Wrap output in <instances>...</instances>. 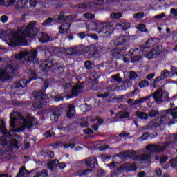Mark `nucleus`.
Returning a JSON list of instances; mask_svg holds the SVG:
<instances>
[{"instance_id":"nucleus-46","label":"nucleus","mask_w":177,"mask_h":177,"mask_svg":"<svg viewBox=\"0 0 177 177\" xmlns=\"http://www.w3.org/2000/svg\"><path fill=\"white\" fill-rule=\"evenodd\" d=\"M84 67L86 70H91L92 69V62L88 60L84 62Z\"/></svg>"},{"instance_id":"nucleus-59","label":"nucleus","mask_w":177,"mask_h":177,"mask_svg":"<svg viewBox=\"0 0 177 177\" xmlns=\"http://www.w3.org/2000/svg\"><path fill=\"white\" fill-rule=\"evenodd\" d=\"M152 122H153V124H155V126L156 128H158V127H161V123H160V120H158V118L153 120Z\"/></svg>"},{"instance_id":"nucleus-22","label":"nucleus","mask_w":177,"mask_h":177,"mask_svg":"<svg viewBox=\"0 0 177 177\" xmlns=\"http://www.w3.org/2000/svg\"><path fill=\"white\" fill-rule=\"evenodd\" d=\"M54 21L55 23H64V12H61L58 15H56Z\"/></svg>"},{"instance_id":"nucleus-15","label":"nucleus","mask_w":177,"mask_h":177,"mask_svg":"<svg viewBox=\"0 0 177 177\" xmlns=\"http://www.w3.org/2000/svg\"><path fill=\"white\" fill-rule=\"evenodd\" d=\"M169 75V72L168 70L165 69L161 71V75L159 77H157L155 80H153V85H156L157 82H160V81H162V80H165V78H168Z\"/></svg>"},{"instance_id":"nucleus-53","label":"nucleus","mask_w":177,"mask_h":177,"mask_svg":"<svg viewBox=\"0 0 177 177\" xmlns=\"http://www.w3.org/2000/svg\"><path fill=\"white\" fill-rule=\"evenodd\" d=\"M47 167L50 171H53L55 169V167H56L52 161L48 162Z\"/></svg>"},{"instance_id":"nucleus-8","label":"nucleus","mask_w":177,"mask_h":177,"mask_svg":"<svg viewBox=\"0 0 177 177\" xmlns=\"http://www.w3.org/2000/svg\"><path fill=\"white\" fill-rule=\"evenodd\" d=\"M94 31H97L98 34H100L101 37H109L110 32L109 31V26L104 25H100L98 28L94 29Z\"/></svg>"},{"instance_id":"nucleus-63","label":"nucleus","mask_w":177,"mask_h":177,"mask_svg":"<svg viewBox=\"0 0 177 177\" xmlns=\"http://www.w3.org/2000/svg\"><path fill=\"white\" fill-rule=\"evenodd\" d=\"M109 96H110V93L109 92H106L104 94L98 95V97H109Z\"/></svg>"},{"instance_id":"nucleus-44","label":"nucleus","mask_w":177,"mask_h":177,"mask_svg":"<svg viewBox=\"0 0 177 177\" xmlns=\"http://www.w3.org/2000/svg\"><path fill=\"white\" fill-rule=\"evenodd\" d=\"M64 68L63 66H60L59 68L57 70L54 71L53 73H55V75H57L58 77L62 74V73H64Z\"/></svg>"},{"instance_id":"nucleus-43","label":"nucleus","mask_w":177,"mask_h":177,"mask_svg":"<svg viewBox=\"0 0 177 177\" xmlns=\"http://www.w3.org/2000/svg\"><path fill=\"white\" fill-rule=\"evenodd\" d=\"M120 26L122 27V29L124 30V31H127V30L131 27V24L128 22H122Z\"/></svg>"},{"instance_id":"nucleus-1","label":"nucleus","mask_w":177,"mask_h":177,"mask_svg":"<svg viewBox=\"0 0 177 177\" xmlns=\"http://www.w3.org/2000/svg\"><path fill=\"white\" fill-rule=\"evenodd\" d=\"M10 118V125L12 128H15L16 127L15 121H16V120H19V118L21 120V124L18 129H10V131H8V129H6V127H5V122L1 120L0 122V132H2V133H3L7 138H12L10 132H20L21 131H25L26 128L31 129V128L34 127V124H37V118L33 116L26 119L21 116L20 113L16 111L11 113Z\"/></svg>"},{"instance_id":"nucleus-49","label":"nucleus","mask_w":177,"mask_h":177,"mask_svg":"<svg viewBox=\"0 0 177 177\" xmlns=\"http://www.w3.org/2000/svg\"><path fill=\"white\" fill-rule=\"evenodd\" d=\"M53 19L49 17L41 24H42V26H49V24H50V23H53Z\"/></svg>"},{"instance_id":"nucleus-26","label":"nucleus","mask_w":177,"mask_h":177,"mask_svg":"<svg viewBox=\"0 0 177 177\" xmlns=\"http://www.w3.org/2000/svg\"><path fill=\"white\" fill-rule=\"evenodd\" d=\"M158 54H157V50H153L149 53H147L146 57H147L149 59H154L156 57H158Z\"/></svg>"},{"instance_id":"nucleus-57","label":"nucleus","mask_w":177,"mask_h":177,"mask_svg":"<svg viewBox=\"0 0 177 177\" xmlns=\"http://www.w3.org/2000/svg\"><path fill=\"white\" fill-rule=\"evenodd\" d=\"M129 171H131L132 172L136 171L138 169V167L136 166V164L133 163L132 165H130L129 168Z\"/></svg>"},{"instance_id":"nucleus-23","label":"nucleus","mask_w":177,"mask_h":177,"mask_svg":"<svg viewBox=\"0 0 177 177\" xmlns=\"http://www.w3.org/2000/svg\"><path fill=\"white\" fill-rule=\"evenodd\" d=\"M123 156L125 158H133V160H135V157H136V152L135 151H124Z\"/></svg>"},{"instance_id":"nucleus-12","label":"nucleus","mask_w":177,"mask_h":177,"mask_svg":"<svg viewBox=\"0 0 177 177\" xmlns=\"http://www.w3.org/2000/svg\"><path fill=\"white\" fill-rule=\"evenodd\" d=\"M82 89H84V86H82V84H75L72 88L71 97H75L76 96H78L80 93H82Z\"/></svg>"},{"instance_id":"nucleus-38","label":"nucleus","mask_w":177,"mask_h":177,"mask_svg":"<svg viewBox=\"0 0 177 177\" xmlns=\"http://www.w3.org/2000/svg\"><path fill=\"white\" fill-rule=\"evenodd\" d=\"M156 128L157 127H156V124L153 123V120L146 126V129L151 131H154V129H156Z\"/></svg>"},{"instance_id":"nucleus-40","label":"nucleus","mask_w":177,"mask_h":177,"mask_svg":"<svg viewBox=\"0 0 177 177\" xmlns=\"http://www.w3.org/2000/svg\"><path fill=\"white\" fill-rule=\"evenodd\" d=\"M150 138V133L145 132L142 134V136L139 138V140H141V142H143V140H147Z\"/></svg>"},{"instance_id":"nucleus-28","label":"nucleus","mask_w":177,"mask_h":177,"mask_svg":"<svg viewBox=\"0 0 177 177\" xmlns=\"http://www.w3.org/2000/svg\"><path fill=\"white\" fill-rule=\"evenodd\" d=\"M41 156L44 157H49L50 158H53L55 157V153L52 151H44L41 152Z\"/></svg>"},{"instance_id":"nucleus-50","label":"nucleus","mask_w":177,"mask_h":177,"mask_svg":"<svg viewBox=\"0 0 177 177\" xmlns=\"http://www.w3.org/2000/svg\"><path fill=\"white\" fill-rule=\"evenodd\" d=\"M100 55L99 53H97L96 51L93 53H88V57H95V59H97L99 57Z\"/></svg>"},{"instance_id":"nucleus-17","label":"nucleus","mask_w":177,"mask_h":177,"mask_svg":"<svg viewBox=\"0 0 177 177\" xmlns=\"http://www.w3.org/2000/svg\"><path fill=\"white\" fill-rule=\"evenodd\" d=\"M38 39L41 44H46V42L50 41V37L48 34L40 32L38 35Z\"/></svg>"},{"instance_id":"nucleus-62","label":"nucleus","mask_w":177,"mask_h":177,"mask_svg":"<svg viewBox=\"0 0 177 177\" xmlns=\"http://www.w3.org/2000/svg\"><path fill=\"white\" fill-rule=\"evenodd\" d=\"M170 13L174 16V17H177V9L171 8L170 10Z\"/></svg>"},{"instance_id":"nucleus-20","label":"nucleus","mask_w":177,"mask_h":177,"mask_svg":"<svg viewBox=\"0 0 177 177\" xmlns=\"http://www.w3.org/2000/svg\"><path fill=\"white\" fill-rule=\"evenodd\" d=\"M59 117H60V112L59 110H55L53 111L52 114L50 115V120L53 122H57L59 120Z\"/></svg>"},{"instance_id":"nucleus-52","label":"nucleus","mask_w":177,"mask_h":177,"mask_svg":"<svg viewBox=\"0 0 177 177\" xmlns=\"http://www.w3.org/2000/svg\"><path fill=\"white\" fill-rule=\"evenodd\" d=\"M129 117V112H124L122 115H120L118 118L120 120H124V118H128Z\"/></svg>"},{"instance_id":"nucleus-58","label":"nucleus","mask_w":177,"mask_h":177,"mask_svg":"<svg viewBox=\"0 0 177 177\" xmlns=\"http://www.w3.org/2000/svg\"><path fill=\"white\" fill-rule=\"evenodd\" d=\"M154 77H156V73H150L146 76V79L148 80V81H151Z\"/></svg>"},{"instance_id":"nucleus-47","label":"nucleus","mask_w":177,"mask_h":177,"mask_svg":"<svg viewBox=\"0 0 177 177\" xmlns=\"http://www.w3.org/2000/svg\"><path fill=\"white\" fill-rule=\"evenodd\" d=\"M151 40L148 39L145 44H143L141 48H142V49H149V48H150V46H151V45L150 44Z\"/></svg>"},{"instance_id":"nucleus-5","label":"nucleus","mask_w":177,"mask_h":177,"mask_svg":"<svg viewBox=\"0 0 177 177\" xmlns=\"http://www.w3.org/2000/svg\"><path fill=\"white\" fill-rule=\"evenodd\" d=\"M127 46H124L122 48H118L116 47L115 48H113L111 50V56L114 58V59H122V57H124V55H125V53H127Z\"/></svg>"},{"instance_id":"nucleus-39","label":"nucleus","mask_w":177,"mask_h":177,"mask_svg":"<svg viewBox=\"0 0 177 177\" xmlns=\"http://www.w3.org/2000/svg\"><path fill=\"white\" fill-rule=\"evenodd\" d=\"M26 3L24 4V3L22 1V0H18L17 1V6H15V8H17V9H23V8H24V6H26Z\"/></svg>"},{"instance_id":"nucleus-45","label":"nucleus","mask_w":177,"mask_h":177,"mask_svg":"<svg viewBox=\"0 0 177 177\" xmlns=\"http://www.w3.org/2000/svg\"><path fill=\"white\" fill-rule=\"evenodd\" d=\"M170 165L172 167V168H176L177 167V158H172L169 160Z\"/></svg>"},{"instance_id":"nucleus-61","label":"nucleus","mask_w":177,"mask_h":177,"mask_svg":"<svg viewBox=\"0 0 177 177\" xmlns=\"http://www.w3.org/2000/svg\"><path fill=\"white\" fill-rule=\"evenodd\" d=\"M169 113L171 114L173 120H177V111H171Z\"/></svg>"},{"instance_id":"nucleus-2","label":"nucleus","mask_w":177,"mask_h":177,"mask_svg":"<svg viewBox=\"0 0 177 177\" xmlns=\"http://www.w3.org/2000/svg\"><path fill=\"white\" fill-rule=\"evenodd\" d=\"M37 21L30 22L26 28L19 30L18 32L10 40V46H17L19 44H23L26 41V38H35L39 32V28H37Z\"/></svg>"},{"instance_id":"nucleus-21","label":"nucleus","mask_w":177,"mask_h":177,"mask_svg":"<svg viewBox=\"0 0 177 177\" xmlns=\"http://www.w3.org/2000/svg\"><path fill=\"white\" fill-rule=\"evenodd\" d=\"M136 115L138 118H140V120H149V115L146 113V112L137 111L136 112Z\"/></svg>"},{"instance_id":"nucleus-10","label":"nucleus","mask_w":177,"mask_h":177,"mask_svg":"<svg viewBox=\"0 0 177 177\" xmlns=\"http://www.w3.org/2000/svg\"><path fill=\"white\" fill-rule=\"evenodd\" d=\"M28 82L26 79H22L19 80L17 82H14L11 84L12 89H21L22 88H25L27 86Z\"/></svg>"},{"instance_id":"nucleus-25","label":"nucleus","mask_w":177,"mask_h":177,"mask_svg":"<svg viewBox=\"0 0 177 177\" xmlns=\"http://www.w3.org/2000/svg\"><path fill=\"white\" fill-rule=\"evenodd\" d=\"M151 97V95H149L147 97H144L140 98V100H136L134 104H142V103H144V102H147V100H150V98Z\"/></svg>"},{"instance_id":"nucleus-64","label":"nucleus","mask_w":177,"mask_h":177,"mask_svg":"<svg viewBox=\"0 0 177 177\" xmlns=\"http://www.w3.org/2000/svg\"><path fill=\"white\" fill-rule=\"evenodd\" d=\"M8 17L6 15H3L1 17V21H2V23H6V21H8Z\"/></svg>"},{"instance_id":"nucleus-32","label":"nucleus","mask_w":177,"mask_h":177,"mask_svg":"<svg viewBox=\"0 0 177 177\" xmlns=\"http://www.w3.org/2000/svg\"><path fill=\"white\" fill-rule=\"evenodd\" d=\"M138 86L140 88H147V86H149V81H147V80L140 81L138 84Z\"/></svg>"},{"instance_id":"nucleus-4","label":"nucleus","mask_w":177,"mask_h":177,"mask_svg":"<svg viewBox=\"0 0 177 177\" xmlns=\"http://www.w3.org/2000/svg\"><path fill=\"white\" fill-rule=\"evenodd\" d=\"M40 67L41 68L42 71H45V70H50V71L53 73L55 70L62 67V66L59 65V62L53 59L51 61L47 59L44 60L40 65Z\"/></svg>"},{"instance_id":"nucleus-9","label":"nucleus","mask_w":177,"mask_h":177,"mask_svg":"<svg viewBox=\"0 0 177 177\" xmlns=\"http://www.w3.org/2000/svg\"><path fill=\"white\" fill-rule=\"evenodd\" d=\"M13 76L8 73L7 70H0V81L1 82H6V81H12Z\"/></svg>"},{"instance_id":"nucleus-55","label":"nucleus","mask_w":177,"mask_h":177,"mask_svg":"<svg viewBox=\"0 0 177 177\" xmlns=\"http://www.w3.org/2000/svg\"><path fill=\"white\" fill-rule=\"evenodd\" d=\"M145 16V14H143V12H138L136 14H134L133 17L135 19H143Z\"/></svg>"},{"instance_id":"nucleus-56","label":"nucleus","mask_w":177,"mask_h":177,"mask_svg":"<svg viewBox=\"0 0 177 177\" xmlns=\"http://www.w3.org/2000/svg\"><path fill=\"white\" fill-rule=\"evenodd\" d=\"M167 160H168V156H162L160 158V162L161 165L165 164V162H167Z\"/></svg>"},{"instance_id":"nucleus-16","label":"nucleus","mask_w":177,"mask_h":177,"mask_svg":"<svg viewBox=\"0 0 177 177\" xmlns=\"http://www.w3.org/2000/svg\"><path fill=\"white\" fill-rule=\"evenodd\" d=\"M151 155L150 153H145L142 155L136 156L134 158L135 161H151Z\"/></svg>"},{"instance_id":"nucleus-48","label":"nucleus","mask_w":177,"mask_h":177,"mask_svg":"<svg viewBox=\"0 0 177 177\" xmlns=\"http://www.w3.org/2000/svg\"><path fill=\"white\" fill-rule=\"evenodd\" d=\"M30 75L32 76V77H30L29 80H27L28 83L31 82L32 80H35V78H37V72L35 71L31 72Z\"/></svg>"},{"instance_id":"nucleus-36","label":"nucleus","mask_w":177,"mask_h":177,"mask_svg":"<svg viewBox=\"0 0 177 177\" xmlns=\"http://www.w3.org/2000/svg\"><path fill=\"white\" fill-rule=\"evenodd\" d=\"M122 17V13L121 12H113L111 14V19H121Z\"/></svg>"},{"instance_id":"nucleus-14","label":"nucleus","mask_w":177,"mask_h":177,"mask_svg":"<svg viewBox=\"0 0 177 177\" xmlns=\"http://www.w3.org/2000/svg\"><path fill=\"white\" fill-rule=\"evenodd\" d=\"M32 96L36 99V100H45V99L48 98L45 92L42 90H39V91H34L32 93Z\"/></svg>"},{"instance_id":"nucleus-37","label":"nucleus","mask_w":177,"mask_h":177,"mask_svg":"<svg viewBox=\"0 0 177 177\" xmlns=\"http://www.w3.org/2000/svg\"><path fill=\"white\" fill-rule=\"evenodd\" d=\"M129 80H136V78H138L139 77V75H138V73H136V72L135 71H130L129 73Z\"/></svg>"},{"instance_id":"nucleus-35","label":"nucleus","mask_w":177,"mask_h":177,"mask_svg":"<svg viewBox=\"0 0 177 177\" xmlns=\"http://www.w3.org/2000/svg\"><path fill=\"white\" fill-rule=\"evenodd\" d=\"M26 172H27L26 168L21 167L16 177H24V176L26 175Z\"/></svg>"},{"instance_id":"nucleus-34","label":"nucleus","mask_w":177,"mask_h":177,"mask_svg":"<svg viewBox=\"0 0 177 177\" xmlns=\"http://www.w3.org/2000/svg\"><path fill=\"white\" fill-rule=\"evenodd\" d=\"M11 146L15 147V149H19L20 145L19 144V141L16 139H12L10 142Z\"/></svg>"},{"instance_id":"nucleus-33","label":"nucleus","mask_w":177,"mask_h":177,"mask_svg":"<svg viewBox=\"0 0 177 177\" xmlns=\"http://www.w3.org/2000/svg\"><path fill=\"white\" fill-rule=\"evenodd\" d=\"M111 78L115 81V82L120 83L122 81V77H120V73L112 75Z\"/></svg>"},{"instance_id":"nucleus-7","label":"nucleus","mask_w":177,"mask_h":177,"mask_svg":"<svg viewBox=\"0 0 177 177\" xmlns=\"http://www.w3.org/2000/svg\"><path fill=\"white\" fill-rule=\"evenodd\" d=\"M84 51L85 46H78L73 48H68L67 50V53L68 55H70V56H81Z\"/></svg>"},{"instance_id":"nucleus-3","label":"nucleus","mask_w":177,"mask_h":177,"mask_svg":"<svg viewBox=\"0 0 177 177\" xmlns=\"http://www.w3.org/2000/svg\"><path fill=\"white\" fill-rule=\"evenodd\" d=\"M38 55V51L36 50H30L29 52H23L21 51L18 54L15 55V59L17 60H26L28 63H35L37 62V56Z\"/></svg>"},{"instance_id":"nucleus-13","label":"nucleus","mask_w":177,"mask_h":177,"mask_svg":"<svg viewBox=\"0 0 177 177\" xmlns=\"http://www.w3.org/2000/svg\"><path fill=\"white\" fill-rule=\"evenodd\" d=\"M84 164H86L87 167H89L90 168L93 169L95 168L96 165H98L97 159H96V158L94 157H90L87 158L86 159H84Z\"/></svg>"},{"instance_id":"nucleus-11","label":"nucleus","mask_w":177,"mask_h":177,"mask_svg":"<svg viewBox=\"0 0 177 177\" xmlns=\"http://www.w3.org/2000/svg\"><path fill=\"white\" fill-rule=\"evenodd\" d=\"M164 95L162 94V88H160L158 91H156L155 93H152L150 95V96H151V97H153V98L154 99L155 102H156V103H162V102H163L162 100V96Z\"/></svg>"},{"instance_id":"nucleus-30","label":"nucleus","mask_w":177,"mask_h":177,"mask_svg":"<svg viewBox=\"0 0 177 177\" xmlns=\"http://www.w3.org/2000/svg\"><path fill=\"white\" fill-rule=\"evenodd\" d=\"M160 115V112L155 109H151L148 111V115L151 118H154V117H157V115Z\"/></svg>"},{"instance_id":"nucleus-27","label":"nucleus","mask_w":177,"mask_h":177,"mask_svg":"<svg viewBox=\"0 0 177 177\" xmlns=\"http://www.w3.org/2000/svg\"><path fill=\"white\" fill-rule=\"evenodd\" d=\"M92 6V3L87 2V3H80L78 4V8L80 9H89Z\"/></svg>"},{"instance_id":"nucleus-24","label":"nucleus","mask_w":177,"mask_h":177,"mask_svg":"<svg viewBox=\"0 0 177 177\" xmlns=\"http://www.w3.org/2000/svg\"><path fill=\"white\" fill-rule=\"evenodd\" d=\"M131 86H132V82L131 80H125L120 86V88L123 91H127V89H128V88H131Z\"/></svg>"},{"instance_id":"nucleus-41","label":"nucleus","mask_w":177,"mask_h":177,"mask_svg":"<svg viewBox=\"0 0 177 177\" xmlns=\"http://www.w3.org/2000/svg\"><path fill=\"white\" fill-rule=\"evenodd\" d=\"M83 17L86 19V20H92L93 19H95V15L87 12L83 15Z\"/></svg>"},{"instance_id":"nucleus-60","label":"nucleus","mask_w":177,"mask_h":177,"mask_svg":"<svg viewBox=\"0 0 177 177\" xmlns=\"http://www.w3.org/2000/svg\"><path fill=\"white\" fill-rule=\"evenodd\" d=\"M176 110H177V106L175 107V108H170V109H167V110H165V111H163V113H165L166 114H169V112H171V111H176Z\"/></svg>"},{"instance_id":"nucleus-6","label":"nucleus","mask_w":177,"mask_h":177,"mask_svg":"<svg viewBox=\"0 0 177 177\" xmlns=\"http://www.w3.org/2000/svg\"><path fill=\"white\" fill-rule=\"evenodd\" d=\"M167 146L165 144L157 145L156 144H149L146 146V150L151 151V153H160L162 150H165Z\"/></svg>"},{"instance_id":"nucleus-29","label":"nucleus","mask_w":177,"mask_h":177,"mask_svg":"<svg viewBox=\"0 0 177 177\" xmlns=\"http://www.w3.org/2000/svg\"><path fill=\"white\" fill-rule=\"evenodd\" d=\"M15 2H16V0H7V1L0 0V6H9V5H15Z\"/></svg>"},{"instance_id":"nucleus-19","label":"nucleus","mask_w":177,"mask_h":177,"mask_svg":"<svg viewBox=\"0 0 177 177\" xmlns=\"http://www.w3.org/2000/svg\"><path fill=\"white\" fill-rule=\"evenodd\" d=\"M127 38L128 37L127 36L118 37L115 40V44L116 45V46H120V45H124V44L127 42Z\"/></svg>"},{"instance_id":"nucleus-54","label":"nucleus","mask_w":177,"mask_h":177,"mask_svg":"<svg viewBox=\"0 0 177 177\" xmlns=\"http://www.w3.org/2000/svg\"><path fill=\"white\" fill-rule=\"evenodd\" d=\"M68 147H71V149H74V147H75V143H68L64 145V149H68Z\"/></svg>"},{"instance_id":"nucleus-31","label":"nucleus","mask_w":177,"mask_h":177,"mask_svg":"<svg viewBox=\"0 0 177 177\" xmlns=\"http://www.w3.org/2000/svg\"><path fill=\"white\" fill-rule=\"evenodd\" d=\"M36 175H37V177H49V173L45 169H43L41 171H36Z\"/></svg>"},{"instance_id":"nucleus-18","label":"nucleus","mask_w":177,"mask_h":177,"mask_svg":"<svg viewBox=\"0 0 177 177\" xmlns=\"http://www.w3.org/2000/svg\"><path fill=\"white\" fill-rule=\"evenodd\" d=\"M68 30H70L69 23L62 24L59 27V32L61 34H64V33L68 34Z\"/></svg>"},{"instance_id":"nucleus-51","label":"nucleus","mask_w":177,"mask_h":177,"mask_svg":"<svg viewBox=\"0 0 177 177\" xmlns=\"http://www.w3.org/2000/svg\"><path fill=\"white\" fill-rule=\"evenodd\" d=\"M0 142L1 146H6V145H8V141L6 140V138L3 136L0 137Z\"/></svg>"},{"instance_id":"nucleus-42","label":"nucleus","mask_w":177,"mask_h":177,"mask_svg":"<svg viewBox=\"0 0 177 177\" xmlns=\"http://www.w3.org/2000/svg\"><path fill=\"white\" fill-rule=\"evenodd\" d=\"M162 113L164 114L163 115H162L160 118H158V120L160 122L161 125H162V124H164V122L167 120V115L165 113V112H164V111H162Z\"/></svg>"}]
</instances>
